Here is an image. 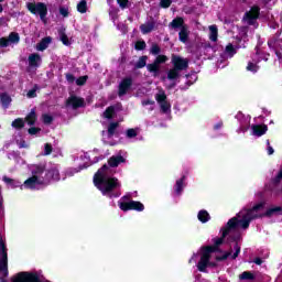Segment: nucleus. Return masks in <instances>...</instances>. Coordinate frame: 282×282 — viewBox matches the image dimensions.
Instances as JSON below:
<instances>
[{
	"label": "nucleus",
	"instance_id": "nucleus-1",
	"mask_svg": "<svg viewBox=\"0 0 282 282\" xmlns=\"http://www.w3.org/2000/svg\"><path fill=\"white\" fill-rule=\"evenodd\" d=\"M188 58L182 57L175 53L171 55L172 68L167 70V80L173 83L171 84V87H175V82L182 76L181 72H186V69H188Z\"/></svg>",
	"mask_w": 282,
	"mask_h": 282
},
{
	"label": "nucleus",
	"instance_id": "nucleus-2",
	"mask_svg": "<svg viewBox=\"0 0 282 282\" xmlns=\"http://www.w3.org/2000/svg\"><path fill=\"white\" fill-rule=\"evenodd\" d=\"M239 228V219L237 217L230 218L226 226L221 228V237L220 238H214V245L213 246H206L203 247V250H206L209 252V254H213V252H221V249H219V246L224 243L226 240V237L230 235L231 230H237Z\"/></svg>",
	"mask_w": 282,
	"mask_h": 282
},
{
	"label": "nucleus",
	"instance_id": "nucleus-3",
	"mask_svg": "<svg viewBox=\"0 0 282 282\" xmlns=\"http://www.w3.org/2000/svg\"><path fill=\"white\" fill-rule=\"evenodd\" d=\"M93 182L102 195H110L116 188H120V183L116 177L102 176L100 173L94 175Z\"/></svg>",
	"mask_w": 282,
	"mask_h": 282
},
{
	"label": "nucleus",
	"instance_id": "nucleus-4",
	"mask_svg": "<svg viewBox=\"0 0 282 282\" xmlns=\"http://www.w3.org/2000/svg\"><path fill=\"white\" fill-rule=\"evenodd\" d=\"M263 208H265V202L258 203L252 208L245 209L246 213L242 215V219H238V226H240L242 230H248L250 228V221L263 217V214L252 215V213H259V210H263Z\"/></svg>",
	"mask_w": 282,
	"mask_h": 282
},
{
	"label": "nucleus",
	"instance_id": "nucleus-5",
	"mask_svg": "<svg viewBox=\"0 0 282 282\" xmlns=\"http://www.w3.org/2000/svg\"><path fill=\"white\" fill-rule=\"evenodd\" d=\"M26 8L31 14L39 15L43 23H47V4L44 2H29Z\"/></svg>",
	"mask_w": 282,
	"mask_h": 282
},
{
	"label": "nucleus",
	"instance_id": "nucleus-6",
	"mask_svg": "<svg viewBox=\"0 0 282 282\" xmlns=\"http://www.w3.org/2000/svg\"><path fill=\"white\" fill-rule=\"evenodd\" d=\"M11 282H43L36 273L32 272H19L17 275L11 278ZM44 282H51L46 280Z\"/></svg>",
	"mask_w": 282,
	"mask_h": 282
},
{
	"label": "nucleus",
	"instance_id": "nucleus-7",
	"mask_svg": "<svg viewBox=\"0 0 282 282\" xmlns=\"http://www.w3.org/2000/svg\"><path fill=\"white\" fill-rule=\"evenodd\" d=\"M119 208L120 210H123V213H129V210L142 213L144 210V204L138 200L119 202Z\"/></svg>",
	"mask_w": 282,
	"mask_h": 282
},
{
	"label": "nucleus",
	"instance_id": "nucleus-8",
	"mask_svg": "<svg viewBox=\"0 0 282 282\" xmlns=\"http://www.w3.org/2000/svg\"><path fill=\"white\" fill-rule=\"evenodd\" d=\"M169 61L166 55H158L152 64L147 65L148 72L158 76L160 74V65H164Z\"/></svg>",
	"mask_w": 282,
	"mask_h": 282
},
{
	"label": "nucleus",
	"instance_id": "nucleus-9",
	"mask_svg": "<svg viewBox=\"0 0 282 282\" xmlns=\"http://www.w3.org/2000/svg\"><path fill=\"white\" fill-rule=\"evenodd\" d=\"M44 185H50V182H61V172L57 167H51L46 171L44 178Z\"/></svg>",
	"mask_w": 282,
	"mask_h": 282
},
{
	"label": "nucleus",
	"instance_id": "nucleus-10",
	"mask_svg": "<svg viewBox=\"0 0 282 282\" xmlns=\"http://www.w3.org/2000/svg\"><path fill=\"white\" fill-rule=\"evenodd\" d=\"M259 17H261V8L259 6H252L250 11L245 13V19H247L249 25H253Z\"/></svg>",
	"mask_w": 282,
	"mask_h": 282
},
{
	"label": "nucleus",
	"instance_id": "nucleus-11",
	"mask_svg": "<svg viewBox=\"0 0 282 282\" xmlns=\"http://www.w3.org/2000/svg\"><path fill=\"white\" fill-rule=\"evenodd\" d=\"M85 98L76 95H70L66 100V107H72V109H80L85 107Z\"/></svg>",
	"mask_w": 282,
	"mask_h": 282
},
{
	"label": "nucleus",
	"instance_id": "nucleus-12",
	"mask_svg": "<svg viewBox=\"0 0 282 282\" xmlns=\"http://www.w3.org/2000/svg\"><path fill=\"white\" fill-rule=\"evenodd\" d=\"M132 86H133V78L131 77L123 78L119 84L118 96L119 97L127 96V93L129 91V89H131Z\"/></svg>",
	"mask_w": 282,
	"mask_h": 282
},
{
	"label": "nucleus",
	"instance_id": "nucleus-13",
	"mask_svg": "<svg viewBox=\"0 0 282 282\" xmlns=\"http://www.w3.org/2000/svg\"><path fill=\"white\" fill-rule=\"evenodd\" d=\"M210 261V252L207 250L203 249L200 260L197 263V270L199 272H206V268H208V263Z\"/></svg>",
	"mask_w": 282,
	"mask_h": 282
},
{
	"label": "nucleus",
	"instance_id": "nucleus-14",
	"mask_svg": "<svg viewBox=\"0 0 282 282\" xmlns=\"http://www.w3.org/2000/svg\"><path fill=\"white\" fill-rule=\"evenodd\" d=\"M36 185H45V181H43V178H40L37 175H33L24 182L25 188H36Z\"/></svg>",
	"mask_w": 282,
	"mask_h": 282
},
{
	"label": "nucleus",
	"instance_id": "nucleus-15",
	"mask_svg": "<svg viewBox=\"0 0 282 282\" xmlns=\"http://www.w3.org/2000/svg\"><path fill=\"white\" fill-rule=\"evenodd\" d=\"M239 239H241V235H235V236H229L227 238V241H234V254L231 256V259H237V257H239V254H241V246H239Z\"/></svg>",
	"mask_w": 282,
	"mask_h": 282
},
{
	"label": "nucleus",
	"instance_id": "nucleus-16",
	"mask_svg": "<svg viewBox=\"0 0 282 282\" xmlns=\"http://www.w3.org/2000/svg\"><path fill=\"white\" fill-rule=\"evenodd\" d=\"M124 162H127V159H124V156L112 155L108 160V166H110V169H117V166H120V164H124Z\"/></svg>",
	"mask_w": 282,
	"mask_h": 282
},
{
	"label": "nucleus",
	"instance_id": "nucleus-17",
	"mask_svg": "<svg viewBox=\"0 0 282 282\" xmlns=\"http://www.w3.org/2000/svg\"><path fill=\"white\" fill-rule=\"evenodd\" d=\"M251 129L252 134L257 135V138H261V135H265V133H268V127L265 124H253Z\"/></svg>",
	"mask_w": 282,
	"mask_h": 282
},
{
	"label": "nucleus",
	"instance_id": "nucleus-18",
	"mask_svg": "<svg viewBox=\"0 0 282 282\" xmlns=\"http://www.w3.org/2000/svg\"><path fill=\"white\" fill-rule=\"evenodd\" d=\"M42 61L39 53H32L29 55V67H40Z\"/></svg>",
	"mask_w": 282,
	"mask_h": 282
},
{
	"label": "nucleus",
	"instance_id": "nucleus-19",
	"mask_svg": "<svg viewBox=\"0 0 282 282\" xmlns=\"http://www.w3.org/2000/svg\"><path fill=\"white\" fill-rule=\"evenodd\" d=\"M36 120H39V117L36 116L35 109H32L24 118V122H26L29 127H34L36 124Z\"/></svg>",
	"mask_w": 282,
	"mask_h": 282
},
{
	"label": "nucleus",
	"instance_id": "nucleus-20",
	"mask_svg": "<svg viewBox=\"0 0 282 282\" xmlns=\"http://www.w3.org/2000/svg\"><path fill=\"white\" fill-rule=\"evenodd\" d=\"M186 26L187 25L184 24V18L182 17L174 18L170 23V28H172V30H182V28H186Z\"/></svg>",
	"mask_w": 282,
	"mask_h": 282
},
{
	"label": "nucleus",
	"instance_id": "nucleus-21",
	"mask_svg": "<svg viewBox=\"0 0 282 282\" xmlns=\"http://www.w3.org/2000/svg\"><path fill=\"white\" fill-rule=\"evenodd\" d=\"M140 30L142 34H151L155 30V21H150L148 23L141 24Z\"/></svg>",
	"mask_w": 282,
	"mask_h": 282
},
{
	"label": "nucleus",
	"instance_id": "nucleus-22",
	"mask_svg": "<svg viewBox=\"0 0 282 282\" xmlns=\"http://www.w3.org/2000/svg\"><path fill=\"white\" fill-rule=\"evenodd\" d=\"M191 35V31H188V25L183 26L178 32V40L181 43H188V36Z\"/></svg>",
	"mask_w": 282,
	"mask_h": 282
},
{
	"label": "nucleus",
	"instance_id": "nucleus-23",
	"mask_svg": "<svg viewBox=\"0 0 282 282\" xmlns=\"http://www.w3.org/2000/svg\"><path fill=\"white\" fill-rule=\"evenodd\" d=\"M0 102L4 109H8L10 107V102H12V97H10L8 93H2L0 95Z\"/></svg>",
	"mask_w": 282,
	"mask_h": 282
},
{
	"label": "nucleus",
	"instance_id": "nucleus-24",
	"mask_svg": "<svg viewBox=\"0 0 282 282\" xmlns=\"http://www.w3.org/2000/svg\"><path fill=\"white\" fill-rule=\"evenodd\" d=\"M50 43H52V37L46 36L41 40L40 43H37V50L39 52H45L46 47H50Z\"/></svg>",
	"mask_w": 282,
	"mask_h": 282
},
{
	"label": "nucleus",
	"instance_id": "nucleus-25",
	"mask_svg": "<svg viewBox=\"0 0 282 282\" xmlns=\"http://www.w3.org/2000/svg\"><path fill=\"white\" fill-rule=\"evenodd\" d=\"M273 215H282V207H271L267 209V212L263 214V217H272Z\"/></svg>",
	"mask_w": 282,
	"mask_h": 282
},
{
	"label": "nucleus",
	"instance_id": "nucleus-26",
	"mask_svg": "<svg viewBox=\"0 0 282 282\" xmlns=\"http://www.w3.org/2000/svg\"><path fill=\"white\" fill-rule=\"evenodd\" d=\"M218 36H219V30L217 29V25H210L209 40L213 41V43H217Z\"/></svg>",
	"mask_w": 282,
	"mask_h": 282
},
{
	"label": "nucleus",
	"instance_id": "nucleus-27",
	"mask_svg": "<svg viewBox=\"0 0 282 282\" xmlns=\"http://www.w3.org/2000/svg\"><path fill=\"white\" fill-rule=\"evenodd\" d=\"M197 217L202 224H207V221H210V214H208L206 209L199 210Z\"/></svg>",
	"mask_w": 282,
	"mask_h": 282
},
{
	"label": "nucleus",
	"instance_id": "nucleus-28",
	"mask_svg": "<svg viewBox=\"0 0 282 282\" xmlns=\"http://www.w3.org/2000/svg\"><path fill=\"white\" fill-rule=\"evenodd\" d=\"M184 180H186V176H182L180 180L176 181V184L174 186L176 195H182V192L184 191Z\"/></svg>",
	"mask_w": 282,
	"mask_h": 282
},
{
	"label": "nucleus",
	"instance_id": "nucleus-29",
	"mask_svg": "<svg viewBox=\"0 0 282 282\" xmlns=\"http://www.w3.org/2000/svg\"><path fill=\"white\" fill-rule=\"evenodd\" d=\"M11 127L17 129V131H21V129L25 127V120H23V118H17L12 121Z\"/></svg>",
	"mask_w": 282,
	"mask_h": 282
},
{
	"label": "nucleus",
	"instance_id": "nucleus-30",
	"mask_svg": "<svg viewBox=\"0 0 282 282\" xmlns=\"http://www.w3.org/2000/svg\"><path fill=\"white\" fill-rule=\"evenodd\" d=\"M113 116H116V106H109L104 111V118H107V120L113 119Z\"/></svg>",
	"mask_w": 282,
	"mask_h": 282
},
{
	"label": "nucleus",
	"instance_id": "nucleus-31",
	"mask_svg": "<svg viewBox=\"0 0 282 282\" xmlns=\"http://www.w3.org/2000/svg\"><path fill=\"white\" fill-rule=\"evenodd\" d=\"M120 127L119 122H110L108 126V138L116 135V130Z\"/></svg>",
	"mask_w": 282,
	"mask_h": 282
},
{
	"label": "nucleus",
	"instance_id": "nucleus-32",
	"mask_svg": "<svg viewBox=\"0 0 282 282\" xmlns=\"http://www.w3.org/2000/svg\"><path fill=\"white\" fill-rule=\"evenodd\" d=\"M240 281H254V273L250 271H245L239 275Z\"/></svg>",
	"mask_w": 282,
	"mask_h": 282
},
{
	"label": "nucleus",
	"instance_id": "nucleus-33",
	"mask_svg": "<svg viewBox=\"0 0 282 282\" xmlns=\"http://www.w3.org/2000/svg\"><path fill=\"white\" fill-rule=\"evenodd\" d=\"M58 34L63 45H72V43L69 42V37L67 36V33H65V29L59 30Z\"/></svg>",
	"mask_w": 282,
	"mask_h": 282
},
{
	"label": "nucleus",
	"instance_id": "nucleus-34",
	"mask_svg": "<svg viewBox=\"0 0 282 282\" xmlns=\"http://www.w3.org/2000/svg\"><path fill=\"white\" fill-rule=\"evenodd\" d=\"M148 58L149 57L147 55L141 56L134 65L135 69H142V68L147 67Z\"/></svg>",
	"mask_w": 282,
	"mask_h": 282
},
{
	"label": "nucleus",
	"instance_id": "nucleus-35",
	"mask_svg": "<svg viewBox=\"0 0 282 282\" xmlns=\"http://www.w3.org/2000/svg\"><path fill=\"white\" fill-rule=\"evenodd\" d=\"M77 12L85 14L87 12V0H82L77 4Z\"/></svg>",
	"mask_w": 282,
	"mask_h": 282
},
{
	"label": "nucleus",
	"instance_id": "nucleus-36",
	"mask_svg": "<svg viewBox=\"0 0 282 282\" xmlns=\"http://www.w3.org/2000/svg\"><path fill=\"white\" fill-rule=\"evenodd\" d=\"M9 43L17 44L21 41V36L17 32H11L8 36Z\"/></svg>",
	"mask_w": 282,
	"mask_h": 282
},
{
	"label": "nucleus",
	"instance_id": "nucleus-37",
	"mask_svg": "<svg viewBox=\"0 0 282 282\" xmlns=\"http://www.w3.org/2000/svg\"><path fill=\"white\" fill-rule=\"evenodd\" d=\"M87 80H89V76L84 75L75 79V83L77 87H83L84 85H87Z\"/></svg>",
	"mask_w": 282,
	"mask_h": 282
},
{
	"label": "nucleus",
	"instance_id": "nucleus-38",
	"mask_svg": "<svg viewBox=\"0 0 282 282\" xmlns=\"http://www.w3.org/2000/svg\"><path fill=\"white\" fill-rule=\"evenodd\" d=\"M134 50H137V52H142L147 50V42H144V40L137 41L134 44Z\"/></svg>",
	"mask_w": 282,
	"mask_h": 282
},
{
	"label": "nucleus",
	"instance_id": "nucleus-39",
	"mask_svg": "<svg viewBox=\"0 0 282 282\" xmlns=\"http://www.w3.org/2000/svg\"><path fill=\"white\" fill-rule=\"evenodd\" d=\"M225 52L228 54V56H230V58H232V56H235V54H237V50L235 48V46L229 43L226 48Z\"/></svg>",
	"mask_w": 282,
	"mask_h": 282
},
{
	"label": "nucleus",
	"instance_id": "nucleus-40",
	"mask_svg": "<svg viewBox=\"0 0 282 282\" xmlns=\"http://www.w3.org/2000/svg\"><path fill=\"white\" fill-rule=\"evenodd\" d=\"M246 69H247V72H251L252 74H257V72H259V65H257L256 63L249 62Z\"/></svg>",
	"mask_w": 282,
	"mask_h": 282
},
{
	"label": "nucleus",
	"instance_id": "nucleus-41",
	"mask_svg": "<svg viewBox=\"0 0 282 282\" xmlns=\"http://www.w3.org/2000/svg\"><path fill=\"white\" fill-rule=\"evenodd\" d=\"M232 254V247H230V249L225 252L223 256H216V261H226L228 259V257H230Z\"/></svg>",
	"mask_w": 282,
	"mask_h": 282
},
{
	"label": "nucleus",
	"instance_id": "nucleus-42",
	"mask_svg": "<svg viewBox=\"0 0 282 282\" xmlns=\"http://www.w3.org/2000/svg\"><path fill=\"white\" fill-rule=\"evenodd\" d=\"M2 182H4V184H9L12 188H17V186H19V183L8 176H3Z\"/></svg>",
	"mask_w": 282,
	"mask_h": 282
},
{
	"label": "nucleus",
	"instance_id": "nucleus-43",
	"mask_svg": "<svg viewBox=\"0 0 282 282\" xmlns=\"http://www.w3.org/2000/svg\"><path fill=\"white\" fill-rule=\"evenodd\" d=\"M42 122L44 124H52V122H54V117H52L51 115L44 113L42 115Z\"/></svg>",
	"mask_w": 282,
	"mask_h": 282
},
{
	"label": "nucleus",
	"instance_id": "nucleus-44",
	"mask_svg": "<svg viewBox=\"0 0 282 282\" xmlns=\"http://www.w3.org/2000/svg\"><path fill=\"white\" fill-rule=\"evenodd\" d=\"M107 171H109V165L104 164L96 173L95 175H101V177H107V175H105V173H107Z\"/></svg>",
	"mask_w": 282,
	"mask_h": 282
},
{
	"label": "nucleus",
	"instance_id": "nucleus-45",
	"mask_svg": "<svg viewBox=\"0 0 282 282\" xmlns=\"http://www.w3.org/2000/svg\"><path fill=\"white\" fill-rule=\"evenodd\" d=\"M160 106L162 113H169V111H171V104H169V101H163Z\"/></svg>",
	"mask_w": 282,
	"mask_h": 282
},
{
	"label": "nucleus",
	"instance_id": "nucleus-46",
	"mask_svg": "<svg viewBox=\"0 0 282 282\" xmlns=\"http://www.w3.org/2000/svg\"><path fill=\"white\" fill-rule=\"evenodd\" d=\"M155 100L156 102H159V105H162L163 102H166V94H156L155 96Z\"/></svg>",
	"mask_w": 282,
	"mask_h": 282
},
{
	"label": "nucleus",
	"instance_id": "nucleus-47",
	"mask_svg": "<svg viewBox=\"0 0 282 282\" xmlns=\"http://www.w3.org/2000/svg\"><path fill=\"white\" fill-rule=\"evenodd\" d=\"M150 52H151V54H153V56H158V54H160V52H162V48L160 47V45L153 44Z\"/></svg>",
	"mask_w": 282,
	"mask_h": 282
},
{
	"label": "nucleus",
	"instance_id": "nucleus-48",
	"mask_svg": "<svg viewBox=\"0 0 282 282\" xmlns=\"http://www.w3.org/2000/svg\"><path fill=\"white\" fill-rule=\"evenodd\" d=\"M29 135H36L39 133H41V128L37 127H31L28 130Z\"/></svg>",
	"mask_w": 282,
	"mask_h": 282
},
{
	"label": "nucleus",
	"instance_id": "nucleus-49",
	"mask_svg": "<svg viewBox=\"0 0 282 282\" xmlns=\"http://www.w3.org/2000/svg\"><path fill=\"white\" fill-rule=\"evenodd\" d=\"M45 173V166L44 165H36L34 170L35 175H43Z\"/></svg>",
	"mask_w": 282,
	"mask_h": 282
},
{
	"label": "nucleus",
	"instance_id": "nucleus-50",
	"mask_svg": "<svg viewBox=\"0 0 282 282\" xmlns=\"http://www.w3.org/2000/svg\"><path fill=\"white\" fill-rule=\"evenodd\" d=\"M65 78H66L67 83H69L70 85L76 83V77L72 73H66Z\"/></svg>",
	"mask_w": 282,
	"mask_h": 282
},
{
	"label": "nucleus",
	"instance_id": "nucleus-51",
	"mask_svg": "<svg viewBox=\"0 0 282 282\" xmlns=\"http://www.w3.org/2000/svg\"><path fill=\"white\" fill-rule=\"evenodd\" d=\"M52 151H54V148H52V144L45 143V145H44V155H52Z\"/></svg>",
	"mask_w": 282,
	"mask_h": 282
},
{
	"label": "nucleus",
	"instance_id": "nucleus-52",
	"mask_svg": "<svg viewBox=\"0 0 282 282\" xmlns=\"http://www.w3.org/2000/svg\"><path fill=\"white\" fill-rule=\"evenodd\" d=\"M171 3H173V0H161L160 1V8H171Z\"/></svg>",
	"mask_w": 282,
	"mask_h": 282
},
{
	"label": "nucleus",
	"instance_id": "nucleus-53",
	"mask_svg": "<svg viewBox=\"0 0 282 282\" xmlns=\"http://www.w3.org/2000/svg\"><path fill=\"white\" fill-rule=\"evenodd\" d=\"M10 45L9 37H0V47H8Z\"/></svg>",
	"mask_w": 282,
	"mask_h": 282
},
{
	"label": "nucleus",
	"instance_id": "nucleus-54",
	"mask_svg": "<svg viewBox=\"0 0 282 282\" xmlns=\"http://www.w3.org/2000/svg\"><path fill=\"white\" fill-rule=\"evenodd\" d=\"M117 3L122 10L129 7V0H117Z\"/></svg>",
	"mask_w": 282,
	"mask_h": 282
},
{
	"label": "nucleus",
	"instance_id": "nucleus-55",
	"mask_svg": "<svg viewBox=\"0 0 282 282\" xmlns=\"http://www.w3.org/2000/svg\"><path fill=\"white\" fill-rule=\"evenodd\" d=\"M138 135V131L135 129L130 128L127 130V138H135Z\"/></svg>",
	"mask_w": 282,
	"mask_h": 282
},
{
	"label": "nucleus",
	"instance_id": "nucleus-56",
	"mask_svg": "<svg viewBox=\"0 0 282 282\" xmlns=\"http://www.w3.org/2000/svg\"><path fill=\"white\" fill-rule=\"evenodd\" d=\"M59 14L64 18L69 17V9L65 8V7H61L59 8Z\"/></svg>",
	"mask_w": 282,
	"mask_h": 282
},
{
	"label": "nucleus",
	"instance_id": "nucleus-57",
	"mask_svg": "<svg viewBox=\"0 0 282 282\" xmlns=\"http://www.w3.org/2000/svg\"><path fill=\"white\" fill-rule=\"evenodd\" d=\"M282 180V169L279 171L278 175L274 177L273 182L274 184L281 183Z\"/></svg>",
	"mask_w": 282,
	"mask_h": 282
},
{
	"label": "nucleus",
	"instance_id": "nucleus-58",
	"mask_svg": "<svg viewBox=\"0 0 282 282\" xmlns=\"http://www.w3.org/2000/svg\"><path fill=\"white\" fill-rule=\"evenodd\" d=\"M26 96L28 98H36V88L29 90Z\"/></svg>",
	"mask_w": 282,
	"mask_h": 282
},
{
	"label": "nucleus",
	"instance_id": "nucleus-59",
	"mask_svg": "<svg viewBox=\"0 0 282 282\" xmlns=\"http://www.w3.org/2000/svg\"><path fill=\"white\" fill-rule=\"evenodd\" d=\"M267 144H268V155H273L274 154V148H272L270 145V141L269 140L267 141Z\"/></svg>",
	"mask_w": 282,
	"mask_h": 282
},
{
	"label": "nucleus",
	"instance_id": "nucleus-60",
	"mask_svg": "<svg viewBox=\"0 0 282 282\" xmlns=\"http://www.w3.org/2000/svg\"><path fill=\"white\" fill-rule=\"evenodd\" d=\"M253 263H256V265H261L263 263V259H261L260 257H257L253 259Z\"/></svg>",
	"mask_w": 282,
	"mask_h": 282
},
{
	"label": "nucleus",
	"instance_id": "nucleus-61",
	"mask_svg": "<svg viewBox=\"0 0 282 282\" xmlns=\"http://www.w3.org/2000/svg\"><path fill=\"white\" fill-rule=\"evenodd\" d=\"M120 202H131V195L122 196Z\"/></svg>",
	"mask_w": 282,
	"mask_h": 282
},
{
	"label": "nucleus",
	"instance_id": "nucleus-62",
	"mask_svg": "<svg viewBox=\"0 0 282 282\" xmlns=\"http://www.w3.org/2000/svg\"><path fill=\"white\" fill-rule=\"evenodd\" d=\"M243 212L246 213V209H242V212H240L236 215L237 219H240V217H241V219H243V215H246V214H243Z\"/></svg>",
	"mask_w": 282,
	"mask_h": 282
},
{
	"label": "nucleus",
	"instance_id": "nucleus-63",
	"mask_svg": "<svg viewBox=\"0 0 282 282\" xmlns=\"http://www.w3.org/2000/svg\"><path fill=\"white\" fill-rule=\"evenodd\" d=\"M153 102H154L153 100L148 99V100H144L142 105L148 106V105H153Z\"/></svg>",
	"mask_w": 282,
	"mask_h": 282
},
{
	"label": "nucleus",
	"instance_id": "nucleus-64",
	"mask_svg": "<svg viewBox=\"0 0 282 282\" xmlns=\"http://www.w3.org/2000/svg\"><path fill=\"white\" fill-rule=\"evenodd\" d=\"M221 127H224V123H216L214 126V129L217 131V130L221 129Z\"/></svg>",
	"mask_w": 282,
	"mask_h": 282
}]
</instances>
